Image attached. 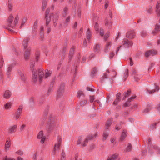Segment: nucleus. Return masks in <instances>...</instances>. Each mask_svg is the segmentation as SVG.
<instances>
[{"label":"nucleus","mask_w":160,"mask_h":160,"mask_svg":"<svg viewBox=\"0 0 160 160\" xmlns=\"http://www.w3.org/2000/svg\"><path fill=\"white\" fill-rule=\"evenodd\" d=\"M112 21L111 19L109 20L106 18L105 20V25L106 27L108 29H110L112 28Z\"/></svg>","instance_id":"1a4fd4ad"},{"label":"nucleus","mask_w":160,"mask_h":160,"mask_svg":"<svg viewBox=\"0 0 160 160\" xmlns=\"http://www.w3.org/2000/svg\"><path fill=\"white\" fill-rule=\"evenodd\" d=\"M113 121L112 118H108L107 122L105 125L106 128L105 129L108 130L109 129V128L112 124Z\"/></svg>","instance_id":"2eb2a0df"},{"label":"nucleus","mask_w":160,"mask_h":160,"mask_svg":"<svg viewBox=\"0 0 160 160\" xmlns=\"http://www.w3.org/2000/svg\"><path fill=\"white\" fill-rule=\"evenodd\" d=\"M31 49L30 48H28L25 51L24 58L25 60H27L29 59L30 55V51Z\"/></svg>","instance_id":"4468645a"},{"label":"nucleus","mask_w":160,"mask_h":160,"mask_svg":"<svg viewBox=\"0 0 160 160\" xmlns=\"http://www.w3.org/2000/svg\"><path fill=\"white\" fill-rule=\"evenodd\" d=\"M160 123V121L159 122H158L152 124L150 127V129L152 130H153L154 128H156V126L158 123Z\"/></svg>","instance_id":"8fccbe9b"},{"label":"nucleus","mask_w":160,"mask_h":160,"mask_svg":"<svg viewBox=\"0 0 160 160\" xmlns=\"http://www.w3.org/2000/svg\"><path fill=\"white\" fill-rule=\"evenodd\" d=\"M157 54L156 51L154 50H149L146 51L145 53V56L146 58H148L150 56H153Z\"/></svg>","instance_id":"6e6552de"},{"label":"nucleus","mask_w":160,"mask_h":160,"mask_svg":"<svg viewBox=\"0 0 160 160\" xmlns=\"http://www.w3.org/2000/svg\"><path fill=\"white\" fill-rule=\"evenodd\" d=\"M131 90L130 89H128L127 92H125L124 93V96L123 98V100H125L126 98L128 97L129 96V94L131 93Z\"/></svg>","instance_id":"ea45409f"},{"label":"nucleus","mask_w":160,"mask_h":160,"mask_svg":"<svg viewBox=\"0 0 160 160\" xmlns=\"http://www.w3.org/2000/svg\"><path fill=\"white\" fill-rule=\"evenodd\" d=\"M10 140L9 138H7L5 143V148L6 149H8L11 145Z\"/></svg>","instance_id":"a878e982"},{"label":"nucleus","mask_w":160,"mask_h":160,"mask_svg":"<svg viewBox=\"0 0 160 160\" xmlns=\"http://www.w3.org/2000/svg\"><path fill=\"white\" fill-rule=\"evenodd\" d=\"M122 42V46L125 48H128L132 46L133 44V42L132 41H129L128 39L126 38L123 39Z\"/></svg>","instance_id":"20e7f679"},{"label":"nucleus","mask_w":160,"mask_h":160,"mask_svg":"<svg viewBox=\"0 0 160 160\" xmlns=\"http://www.w3.org/2000/svg\"><path fill=\"white\" fill-rule=\"evenodd\" d=\"M74 49V47L73 46H72L70 49L68 55L69 62H70L71 61L73 55Z\"/></svg>","instance_id":"f3484780"},{"label":"nucleus","mask_w":160,"mask_h":160,"mask_svg":"<svg viewBox=\"0 0 160 160\" xmlns=\"http://www.w3.org/2000/svg\"><path fill=\"white\" fill-rule=\"evenodd\" d=\"M91 32L89 29H88L87 30L86 36L87 39L88 41V42L89 43L90 41L91 38Z\"/></svg>","instance_id":"b1692460"},{"label":"nucleus","mask_w":160,"mask_h":160,"mask_svg":"<svg viewBox=\"0 0 160 160\" xmlns=\"http://www.w3.org/2000/svg\"><path fill=\"white\" fill-rule=\"evenodd\" d=\"M4 60L2 56L0 57V68H1L3 65Z\"/></svg>","instance_id":"09e8293b"},{"label":"nucleus","mask_w":160,"mask_h":160,"mask_svg":"<svg viewBox=\"0 0 160 160\" xmlns=\"http://www.w3.org/2000/svg\"><path fill=\"white\" fill-rule=\"evenodd\" d=\"M136 97V95H133L128 98V101L124 103L123 106L125 107L129 106L131 105L130 102H131L132 100L135 99Z\"/></svg>","instance_id":"dca6fc26"},{"label":"nucleus","mask_w":160,"mask_h":160,"mask_svg":"<svg viewBox=\"0 0 160 160\" xmlns=\"http://www.w3.org/2000/svg\"><path fill=\"white\" fill-rule=\"evenodd\" d=\"M96 134L93 136L91 135H88L87 137V138L85 140L84 143L83 144H82V146H85L86 145L85 143L88 142V140H91L93 138H95L96 137Z\"/></svg>","instance_id":"f8f14e48"},{"label":"nucleus","mask_w":160,"mask_h":160,"mask_svg":"<svg viewBox=\"0 0 160 160\" xmlns=\"http://www.w3.org/2000/svg\"><path fill=\"white\" fill-rule=\"evenodd\" d=\"M44 28L43 26H41L40 28L39 34L41 37V39L42 40V38L44 37Z\"/></svg>","instance_id":"e433bc0d"},{"label":"nucleus","mask_w":160,"mask_h":160,"mask_svg":"<svg viewBox=\"0 0 160 160\" xmlns=\"http://www.w3.org/2000/svg\"><path fill=\"white\" fill-rule=\"evenodd\" d=\"M160 31V24L157 23L155 26L154 30L152 31V33L154 34L157 33Z\"/></svg>","instance_id":"412c9836"},{"label":"nucleus","mask_w":160,"mask_h":160,"mask_svg":"<svg viewBox=\"0 0 160 160\" xmlns=\"http://www.w3.org/2000/svg\"><path fill=\"white\" fill-rule=\"evenodd\" d=\"M52 16V14H51L49 16H47L46 17L45 16V19L46 20V26H47L50 23L51 20V17Z\"/></svg>","instance_id":"4be33fe9"},{"label":"nucleus","mask_w":160,"mask_h":160,"mask_svg":"<svg viewBox=\"0 0 160 160\" xmlns=\"http://www.w3.org/2000/svg\"><path fill=\"white\" fill-rule=\"evenodd\" d=\"M152 7L151 6H149L148 9L147 10V12L149 14H151L152 13Z\"/></svg>","instance_id":"4d7b16f0"},{"label":"nucleus","mask_w":160,"mask_h":160,"mask_svg":"<svg viewBox=\"0 0 160 160\" xmlns=\"http://www.w3.org/2000/svg\"><path fill=\"white\" fill-rule=\"evenodd\" d=\"M97 69L96 68H94L93 69L90 74L91 77L92 78H94L96 76L97 72Z\"/></svg>","instance_id":"cd10ccee"},{"label":"nucleus","mask_w":160,"mask_h":160,"mask_svg":"<svg viewBox=\"0 0 160 160\" xmlns=\"http://www.w3.org/2000/svg\"><path fill=\"white\" fill-rule=\"evenodd\" d=\"M28 39H25L23 40L22 43V45L24 49H27L28 47Z\"/></svg>","instance_id":"5701e85b"},{"label":"nucleus","mask_w":160,"mask_h":160,"mask_svg":"<svg viewBox=\"0 0 160 160\" xmlns=\"http://www.w3.org/2000/svg\"><path fill=\"white\" fill-rule=\"evenodd\" d=\"M102 82H104L108 84H111L113 82V80L110 78H108L106 74L104 73L102 79L101 80Z\"/></svg>","instance_id":"39448f33"},{"label":"nucleus","mask_w":160,"mask_h":160,"mask_svg":"<svg viewBox=\"0 0 160 160\" xmlns=\"http://www.w3.org/2000/svg\"><path fill=\"white\" fill-rule=\"evenodd\" d=\"M151 139L150 138H149L148 139V146L151 147L153 148V145L152 144V143L151 142Z\"/></svg>","instance_id":"0e129e2a"},{"label":"nucleus","mask_w":160,"mask_h":160,"mask_svg":"<svg viewBox=\"0 0 160 160\" xmlns=\"http://www.w3.org/2000/svg\"><path fill=\"white\" fill-rule=\"evenodd\" d=\"M12 4L8 1V8L10 11H11L12 10Z\"/></svg>","instance_id":"052dcab7"},{"label":"nucleus","mask_w":160,"mask_h":160,"mask_svg":"<svg viewBox=\"0 0 160 160\" xmlns=\"http://www.w3.org/2000/svg\"><path fill=\"white\" fill-rule=\"evenodd\" d=\"M121 124H117L115 127V129L118 130H120L121 128Z\"/></svg>","instance_id":"13d9d810"},{"label":"nucleus","mask_w":160,"mask_h":160,"mask_svg":"<svg viewBox=\"0 0 160 160\" xmlns=\"http://www.w3.org/2000/svg\"><path fill=\"white\" fill-rule=\"evenodd\" d=\"M35 64V61H31L30 63V68L31 70V71H32H32H36V70H34Z\"/></svg>","instance_id":"f704fd0d"},{"label":"nucleus","mask_w":160,"mask_h":160,"mask_svg":"<svg viewBox=\"0 0 160 160\" xmlns=\"http://www.w3.org/2000/svg\"><path fill=\"white\" fill-rule=\"evenodd\" d=\"M32 82L35 83L37 81L38 78V73L37 71H32Z\"/></svg>","instance_id":"ddd939ff"},{"label":"nucleus","mask_w":160,"mask_h":160,"mask_svg":"<svg viewBox=\"0 0 160 160\" xmlns=\"http://www.w3.org/2000/svg\"><path fill=\"white\" fill-rule=\"evenodd\" d=\"M100 46L98 44H96L93 48V51L95 52H98L100 49Z\"/></svg>","instance_id":"bb28decb"},{"label":"nucleus","mask_w":160,"mask_h":160,"mask_svg":"<svg viewBox=\"0 0 160 160\" xmlns=\"http://www.w3.org/2000/svg\"><path fill=\"white\" fill-rule=\"evenodd\" d=\"M18 17L17 16L15 18L14 22H13V17L12 15L11 14L8 18L7 24L8 27L13 28L17 24L18 21Z\"/></svg>","instance_id":"f03ea898"},{"label":"nucleus","mask_w":160,"mask_h":160,"mask_svg":"<svg viewBox=\"0 0 160 160\" xmlns=\"http://www.w3.org/2000/svg\"><path fill=\"white\" fill-rule=\"evenodd\" d=\"M107 131V130L105 129V131L103 132L102 135V139L103 141L105 140L108 136V134Z\"/></svg>","instance_id":"473e14b6"},{"label":"nucleus","mask_w":160,"mask_h":160,"mask_svg":"<svg viewBox=\"0 0 160 160\" xmlns=\"http://www.w3.org/2000/svg\"><path fill=\"white\" fill-rule=\"evenodd\" d=\"M38 76H39V82L40 83H41L42 78L43 76V72L42 69H39L38 70Z\"/></svg>","instance_id":"6ab92c4d"},{"label":"nucleus","mask_w":160,"mask_h":160,"mask_svg":"<svg viewBox=\"0 0 160 160\" xmlns=\"http://www.w3.org/2000/svg\"><path fill=\"white\" fill-rule=\"evenodd\" d=\"M12 93L11 91L9 90H6L5 91L3 96L5 99H8L10 97Z\"/></svg>","instance_id":"aec40b11"},{"label":"nucleus","mask_w":160,"mask_h":160,"mask_svg":"<svg viewBox=\"0 0 160 160\" xmlns=\"http://www.w3.org/2000/svg\"><path fill=\"white\" fill-rule=\"evenodd\" d=\"M126 135L125 133V132H124V130L123 131V132L122 133V134L121 135L120 140L121 141H122L125 138H126Z\"/></svg>","instance_id":"37998d69"},{"label":"nucleus","mask_w":160,"mask_h":160,"mask_svg":"<svg viewBox=\"0 0 160 160\" xmlns=\"http://www.w3.org/2000/svg\"><path fill=\"white\" fill-rule=\"evenodd\" d=\"M118 154H113L111 158L109 157L107 160H114L118 158Z\"/></svg>","instance_id":"4c0bfd02"},{"label":"nucleus","mask_w":160,"mask_h":160,"mask_svg":"<svg viewBox=\"0 0 160 160\" xmlns=\"http://www.w3.org/2000/svg\"><path fill=\"white\" fill-rule=\"evenodd\" d=\"M26 18H24L22 20V23L21 25V26H20L21 28H22V27L24 25L26 22Z\"/></svg>","instance_id":"e2e57ef3"},{"label":"nucleus","mask_w":160,"mask_h":160,"mask_svg":"<svg viewBox=\"0 0 160 160\" xmlns=\"http://www.w3.org/2000/svg\"><path fill=\"white\" fill-rule=\"evenodd\" d=\"M65 84L64 83H61L59 86L58 91V98L62 95L64 93V87Z\"/></svg>","instance_id":"7ed1b4c3"},{"label":"nucleus","mask_w":160,"mask_h":160,"mask_svg":"<svg viewBox=\"0 0 160 160\" xmlns=\"http://www.w3.org/2000/svg\"><path fill=\"white\" fill-rule=\"evenodd\" d=\"M155 87V90L153 89L152 90H148V92L150 94L152 93L155 92L156 91H158L159 90V87L156 84H154Z\"/></svg>","instance_id":"c85d7f7f"},{"label":"nucleus","mask_w":160,"mask_h":160,"mask_svg":"<svg viewBox=\"0 0 160 160\" xmlns=\"http://www.w3.org/2000/svg\"><path fill=\"white\" fill-rule=\"evenodd\" d=\"M125 72L126 73V74H125L124 78H125V79H126L128 76V69H125Z\"/></svg>","instance_id":"bf43d9fd"},{"label":"nucleus","mask_w":160,"mask_h":160,"mask_svg":"<svg viewBox=\"0 0 160 160\" xmlns=\"http://www.w3.org/2000/svg\"><path fill=\"white\" fill-rule=\"evenodd\" d=\"M37 138L38 139L41 138L40 141L41 143L42 144L44 143L45 139V137L43 136V132L42 131H41L39 132L37 136Z\"/></svg>","instance_id":"9d476101"},{"label":"nucleus","mask_w":160,"mask_h":160,"mask_svg":"<svg viewBox=\"0 0 160 160\" xmlns=\"http://www.w3.org/2000/svg\"><path fill=\"white\" fill-rule=\"evenodd\" d=\"M48 2V0H43L42 2V10L44 11L46 8L47 3Z\"/></svg>","instance_id":"a19ab883"},{"label":"nucleus","mask_w":160,"mask_h":160,"mask_svg":"<svg viewBox=\"0 0 160 160\" xmlns=\"http://www.w3.org/2000/svg\"><path fill=\"white\" fill-rule=\"evenodd\" d=\"M53 87V85L52 84V83L51 84H50V87L48 88V94L50 93V92H51Z\"/></svg>","instance_id":"69168bd1"},{"label":"nucleus","mask_w":160,"mask_h":160,"mask_svg":"<svg viewBox=\"0 0 160 160\" xmlns=\"http://www.w3.org/2000/svg\"><path fill=\"white\" fill-rule=\"evenodd\" d=\"M112 43L111 42H107V44L106 45L105 48L104 49L105 52H108L110 49V47Z\"/></svg>","instance_id":"7c9ffc66"},{"label":"nucleus","mask_w":160,"mask_h":160,"mask_svg":"<svg viewBox=\"0 0 160 160\" xmlns=\"http://www.w3.org/2000/svg\"><path fill=\"white\" fill-rule=\"evenodd\" d=\"M68 12V8L66 6L64 8L62 12V16L63 17H65Z\"/></svg>","instance_id":"72a5a7b5"},{"label":"nucleus","mask_w":160,"mask_h":160,"mask_svg":"<svg viewBox=\"0 0 160 160\" xmlns=\"http://www.w3.org/2000/svg\"><path fill=\"white\" fill-rule=\"evenodd\" d=\"M51 118L50 115L46 126L45 130L47 135H49L52 132L57 129L58 126L57 124L55 121L51 120Z\"/></svg>","instance_id":"f257e3e1"},{"label":"nucleus","mask_w":160,"mask_h":160,"mask_svg":"<svg viewBox=\"0 0 160 160\" xmlns=\"http://www.w3.org/2000/svg\"><path fill=\"white\" fill-rule=\"evenodd\" d=\"M38 20H36L34 22L32 28V31H35V29L38 28Z\"/></svg>","instance_id":"79ce46f5"},{"label":"nucleus","mask_w":160,"mask_h":160,"mask_svg":"<svg viewBox=\"0 0 160 160\" xmlns=\"http://www.w3.org/2000/svg\"><path fill=\"white\" fill-rule=\"evenodd\" d=\"M132 149V146L131 143H128L127 144L126 152L130 151Z\"/></svg>","instance_id":"a18cd8bd"},{"label":"nucleus","mask_w":160,"mask_h":160,"mask_svg":"<svg viewBox=\"0 0 160 160\" xmlns=\"http://www.w3.org/2000/svg\"><path fill=\"white\" fill-rule=\"evenodd\" d=\"M62 143V138L61 137L58 136V142L57 143L55 144L54 145V147L53 149V152L54 154H55V151L57 149L59 150V149L60 146Z\"/></svg>","instance_id":"423d86ee"},{"label":"nucleus","mask_w":160,"mask_h":160,"mask_svg":"<svg viewBox=\"0 0 160 160\" xmlns=\"http://www.w3.org/2000/svg\"><path fill=\"white\" fill-rule=\"evenodd\" d=\"M98 19V18L96 16H94L93 19V22H95V24L94 26V28L96 31L99 32V25L98 23L96 21Z\"/></svg>","instance_id":"a211bd4d"},{"label":"nucleus","mask_w":160,"mask_h":160,"mask_svg":"<svg viewBox=\"0 0 160 160\" xmlns=\"http://www.w3.org/2000/svg\"><path fill=\"white\" fill-rule=\"evenodd\" d=\"M121 99H119L116 98L113 103V104L115 106H116L121 101Z\"/></svg>","instance_id":"864d4df0"},{"label":"nucleus","mask_w":160,"mask_h":160,"mask_svg":"<svg viewBox=\"0 0 160 160\" xmlns=\"http://www.w3.org/2000/svg\"><path fill=\"white\" fill-rule=\"evenodd\" d=\"M22 106L21 105L17 109V111L15 112V116L16 120H17L19 118L22 112Z\"/></svg>","instance_id":"0eeeda50"},{"label":"nucleus","mask_w":160,"mask_h":160,"mask_svg":"<svg viewBox=\"0 0 160 160\" xmlns=\"http://www.w3.org/2000/svg\"><path fill=\"white\" fill-rule=\"evenodd\" d=\"M45 71L46 73L45 74V78H47L48 77L50 76L51 74V72L50 71H48L47 69Z\"/></svg>","instance_id":"3c124183"},{"label":"nucleus","mask_w":160,"mask_h":160,"mask_svg":"<svg viewBox=\"0 0 160 160\" xmlns=\"http://www.w3.org/2000/svg\"><path fill=\"white\" fill-rule=\"evenodd\" d=\"M152 105L151 104L148 105L147 108L143 111V112L146 113L149 112L152 108Z\"/></svg>","instance_id":"c756f323"},{"label":"nucleus","mask_w":160,"mask_h":160,"mask_svg":"<svg viewBox=\"0 0 160 160\" xmlns=\"http://www.w3.org/2000/svg\"><path fill=\"white\" fill-rule=\"evenodd\" d=\"M109 32H107L106 33L104 37V39L105 41H106L108 38L109 37Z\"/></svg>","instance_id":"680f3d73"},{"label":"nucleus","mask_w":160,"mask_h":160,"mask_svg":"<svg viewBox=\"0 0 160 160\" xmlns=\"http://www.w3.org/2000/svg\"><path fill=\"white\" fill-rule=\"evenodd\" d=\"M61 160H65L66 155L64 151L62 150L61 154Z\"/></svg>","instance_id":"49530a36"},{"label":"nucleus","mask_w":160,"mask_h":160,"mask_svg":"<svg viewBox=\"0 0 160 160\" xmlns=\"http://www.w3.org/2000/svg\"><path fill=\"white\" fill-rule=\"evenodd\" d=\"M77 96L78 98H80L81 97L84 98L85 95L82 91H79L78 92Z\"/></svg>","instance_id":"c9c22d12"},{"label":"nucleus","mask_w":160,"mask_h":160,"mask_svg":"<svg viewBox=\"0 0 160 160\" xmlns=\"http://www.w3.org/2000/svg\"><path fill=\"white\" fill-rule=\"evenodd\" d=\"M40 55V52L38 51H36L35 53V55L36 56V61H38L39 58V56Z\"/></svg>","instance_id":"de8ad7c7"},{"label":"nucleus","mask_w":160,"mask_h":160,"mask_svg":"<svg viewBox=\"0 0 160 160\" xmlns=\"http://www.w3.org/2000/svg\"><path fill=\"white\" fill-rule=\"evenodd\" d=\"M121 93L120 92H118L116 95V98L119 99H121Z\"/></svg>","instance_id":"338daca9"},{"label":"nucleus","mask_w":160,"mask_h":160,"mask_svg":"<svg viewBox=\"0 0 160 160\" xmlns=\"http://www.w3.org/2000/svg\"><path fill=\"white\" fill-rule=\"evenodd\" d=\"M17 128V125H15L10 128L8 132L10 133H12L15 132V130Z\"/></svg>","instance_id":"58836bf2"},{"label":"nucleus","mask_w":160,"mask_h":160,"mask_svg":"<svg viewBox=\"0 0 160 160\" xmlns=\"http://www.w3.org/2000/svg\"><path fill=\"white\" fill-rule=\"evenodd\" d=\"M153 148L154 150L158 151V153H160V148H159L155 145H154Z\"/></svg>","instance_id":"6e6d98bb"},{"label":"nucleus","mask_w":160,"mask_h":160,"mask_svg":"<svg viewBox=\"0 0 160 160\" xmlns=\"http://www.w3.org/2000/svg\"><path fill=\"white\" fill-rule=\"evenodd\" d=\"M50 9L49 8H48L47 9L45 13V16L46 17L47 16H48L49 15V14L50 12Z\"/></svg>","instance_id":"774afa93"},{"label":"nucleus","mask_w":160,"mask_h":160,"mask_svg":"<svg viewBox=\"0 0 160 160\" xmlns=\"http://www.w3.org/2000/svg\"><path fill=\"white\" fill-rule=\"evenodd\" d=\"M13 66L12 65H10L9 66L7 69L6 74L7 75L9 76L11 73L12 69L13 68Z\"/></svg>","instance_id":"2f4dec72"},{"label":"nucleus","mask_w":160,"mask_h":160,"mask_svg":"<svg viewBox=\"0 0 160 160\" xmlns=\"http://www.w3.org/2000/svg\"><path fill=\"white\" fill-rule=\"evenodd\" d=\"M87 102L86 100H84L81 101L80 102V105L82 106H84Z\"/></svg>","instance_id":"603ef678"},{"label":"nucleus","mask_w":160,"mask_h":160,"mask_svg":"<svg viewBox=\"0 0 160 160\" xmlns=\"http://www.w3.org/2000/svg\"><path fill=\"white\" fill-rule=\"evenodd\" d=\"M19 75L21 76V79L22 81H24L25 80L26 75H25L23 73L21 72H19Z\"/></svg>","instance_id":"c03bdc74"},{"label":"nucleus","mask_w":160,"mask_h":160,"mask_svg":"<svg viewBox=\"0 0 160 160\" xmlns=\"http://www.w3.org/2000/svg\"><path fill=\"white\" fill-rule=\"evenodd\" d=\"M135 37V34L133 30L131 31L127 32L126 37L127 38L132 39Z\"/></svg>","instance_id":"9b49d317"},{"label":"nucleus","mask_w":160,"mask_h":160,"mask_svg":"<svg viewBox=\"0 0 160 160\" xmlns=\"http://www.w3.org/2000/svg\"><path fill=\"white\" fill-rule=\"evenodd\" d=\"M12 104V103L9 102L7 103L5 105V108L6 109H9L10 108H11Z\"/></svg>","instance_id":"5fc2aeb1"},{"label":"nucleus","mask_w":160,"mask_h":160,"mask_svg":"<svg viewBox=\"0 0 160 160\" xmlns=\"http://www.w3.org/2000/svg\"><path fill=\"white\" fill-rule=\"evenodd\" d=\"M107 72L108 73H109L110 72H112V74L111 75L110 74L109 76L113 78H114L116 76L117 72L113 70L110 71V72L108 70H107Z\"/></svg>","instance_id":"393cba45"}]
</instances>
